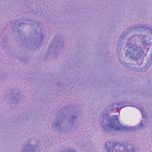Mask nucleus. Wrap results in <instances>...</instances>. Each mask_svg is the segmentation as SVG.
I'll use <instances>...</instances> for the list:
<instances>
[{
  "instance_id": "nucleus-2",
  "label": "nucleus",
  "mask_w": 152,
  "mask_h": 152,
  "mask_svg": "<svg viewBox=\"0 0 152 152\" xmlns=\"http://www.w3.org/2000/svg\"><path fill=\"white\" fill-rule=\"evenodd\" d=\"M109 144H110L111 143V142H109Z\"/></svg>"
},
{
  "instance_id": "nucleus-3",
  "label": "nucleus",
  "mask_w": 152,
  "mask_h": 152,
  "mask_svg": "<svg viewBox=\"0 0 152 152\" xmlns=\"http://www.w3.org/2000/svg\"><path fill=\"white\" fill-rule=\"evenodd\" d=\"M107 145H106V147H107Z\"/></svg>"
},
{
  "instance_id": "nucleus-1",
  "label": "nucleus",
  "mask_w": 152,
  "mask_h": 152,
  "mask_svg": "<svg viewBox=\"0 0 152 152\" xmlns=\"http://www.w3.org/2000/svg\"><path fill=\"white\" fill-rule=\"evenodd\" d=\"M107 126H108L109 129L111 128L112 129H113L114 130H115L116 131L124 130L126 129L125 127L122 126L120 124H119L116 126H111L110 125H109V126H108V125H107Z\"/></svg>"
}]
</instances>
